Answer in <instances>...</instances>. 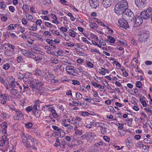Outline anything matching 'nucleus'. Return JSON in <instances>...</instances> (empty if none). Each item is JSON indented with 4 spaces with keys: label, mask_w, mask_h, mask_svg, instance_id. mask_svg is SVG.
<instances>
[{
    "label": "nucleus",
    "mask_w": 152,
    "mask_h": 152,
    "mask_svg": "<svg viewBox=\"0 0 152 152\" xmlns=\"http://www.w3.org/2000/svg\"><path fill=\"white\" fill-rule=\"evenodd\" d=\"M128 3L126 0H122L118 3L115 7V12L118 15L123 14L128 9Z\"/></svg>",
    "instance_id": "obj_1"
},
{
    "label": "nucleus",
    "mask_w": 152,
    "mask_h": 152,
    "mask_svg": "<svg viewBox=\"0 0 152 152\" xmlns=\"http://www.w3.org/2000/svg\"><path fill=\"white\" fill-rule=\"evenodd\" d=\"M0 81L4 85L5 84L7 83L6 81L4 79V78L2 77L0 75Z\"/></svg>",
    "instance_id": "obj_50"
},
{
    "label": "nucleus",
    "mask_w": 152,
    "mask_h": 152,
    "mask_svg": "<svg viewBox=\"0 0 152 152\" xmlns=\"http://www.w3.org/2000/svg\"><path fill=\"white\" fill-rule=\"evenodd\" d=\"M47 42L50 45L53 44V41L52 39H46Z\"/></svg>",
    "instance_id": "obj_62"
},
{
    "label": "nucleus",
    "mask_w": 152,
    "mask_h": 152,
    "mask_svg": "<svg viewBox=\"0 0 152 152\" xmlns=\"http://www.w3.org/2000/svg\"><path fill=\"white\" fill-rule=\"evenodd\" d=\"M7 45L9 48L13 50V51H14V49L15 48V47L13 45L9 43H7Z\"/></svg>",
    "instance_id": "obj_63"
},
{
    "label": "nucleus",
    "mask_w": 152,
    "mask_h": 152,
    "mask_svg": "<svg viewBox=\"0 0 152 152\" xmlns=\"http://www.w3.org/2000/svg\"><path fill=\"white\" fill-rule=\"evenodd\" d=\"M146 11V13L149 15L151 18L152 17V7H149L145 10Z\"/></svg>",
    "instance_id": "obj_22"
},
{
    "label": "nucleus",
    "mask_w": 152,
    "mask_h": 152,
    "mask_svg": "<svg viewBox=\"0 0 152 152\" xmlns=\"http://www.w3.org/2000/svg\"><path fill=\"white\" fill-rule=\"evenodd\" d=\"M6 5L4 1L0 2V7L3 10H5Z\"/></svg>",
    "instance_id": "obj_31"
},
{
    "label": "nucleus",
    "mask_w": 152,
    "mask_h": 152,
    "mask_svg": "<svg viewBox=\"0 0 152 152\" xmlns=\"http://www.w3.org/2000/svg\"><path fill=\"white\" fill-rule=\"evenodd\" d=\"M26 111L28 112L29 113L31 111H32V108L31 106H28L26 108Z\"/></svg>",
    "instance_id": "obj_57"
},
{
    "label": "nucleus",
    "mask_w": 152,
    "mask_h": 152,
    "mask_svg": "<svg viewBox=\"0 0 152 152\" xmlns=\"http://www.w3.org/2000/svg\"><path fill=\"white\" fill-rule=\"evenodd\" d=\"M86 65L87 66L91 68H93L94 66L93 64L90 61H88L86 62Z\"/></svg>",
    "instance_id": "obj_54"
},
{
    "label": "nucleus",
    "mask_w": 152,
    "mask_h": 152,
    "mask_svg": "<svg viewBox=\"0 0 152 152\" xmlns=\"http://www.w3.org/2000/svg\"><path fill=\"white\" fill-rule=\"evenodd\" d=\"M90 152H99V151L98 149L93 147L91 149Z\"/></svg>",
    "instance_id": "obj_64"
},
{
    "label": "nucleus",
    "mask_w": 152,
    "mask_h": 152,
    "mask_svg": "<svg viewBox=\"0 0 152 152\" xmlns=\"http://www.w3.org/2000/svg\"><path fill=\"white\" fill-rule=\"evenodd\" d=\"M66 45L68 47H73L74 46V44L72 42H69L66 43Z\"/></svg>",
    "instance_id": "obj_58"
},
{
    "label": "nucleus",
    "mask_w": 152,
    "mask_h": 152,
    "mask_svg": "<svg viewBox=\"0 0 152 152\" xmlns=\"http://www.w3.org/2000/svg\"><path fill=\"white\" fill-rule=\"evenodd\" d=\"M20 51L24 56H27L29 53L28 51L24 49H21Z\"/></svg>",
    "instance_id": "obj_48"
},
{
    "label": "nucleus",
    "mask_w": 152,
    "mask_h": 152,
    "mask_svg": "<svg viewBox=\"0 0 152 152\" xmlns=\"http://www.w3.org/2000/svg\"><path fill=\"white\" fill-rule=\"evenodd\" d=\"M33 124L31 122H28L25 124V127L27 129L31 128Z\"/></svg>",
    "instance_id": "obj_49"
},
{
    "label": "nucleus",
    "mask_w": 152,
    "mask_h": 152,
    "mask_svg": "<svg viewBox=\"0 0 152 152\" xmlns=\"http://www.w3.org/2000/svg\"><path fill=\"white\" fill-rule=\"evenodd\" d=\"M100 130L102 134H105L107 132L106 129L103 126L101 127Z\"/></svg>",
    "instance_id": "obj_40"
},
{
    "label": "nucleus",
    "mask_w": 152,
    "mask_h": 152,
    "mask_svg": "<svg viewBox=\"0 0 152 152\" xmlns=\"http://www.w3.org/2000/svg\"><path fill=\"white\" fill-rule=\"evenodd\" d=\"M89 26L91 28L93 29L97 28H98V26L95 23H91L89 25Z\"/></svg>",
    "instance_id": "obj_30"
},
{
    "label": "nucleus",
    "mask_w": 152,
    "mask_h": 152,
    "mask_svg": "<svg viewBox=\"0 0 152 152\" xmlns=\"http://www.w3.org/2000/svg\"><path fill=\"white\" fill-rule=\"evenodd\" d=\"M140 16L141 18L143 19L147 20L151 18L149 15L146 13V11L145 10L141 12Z\"/></svg>",
    "instance_id": "obj_15"
},
{
    "label": "nucleus",
    "mask_w": 152,
    "mask_h": 152,
    "mask_svg": "<svg viewBox=\"0 0 152 152\" xmlns=\"http://www.w3.org/2000/svg\"><path fill=\"white\" fill-rule=\"evenodd\" d=\"M125 142L127 145H129L130 147L133 145V144L132 143V140H129L128 139H126L125 140Z\"/></svg>",
    "instance_id": "obj_25"
},
{
    "label": "nucleus",
    "mask_w": 152,
    "mask_h": 152,
    "mask_svg": "<svg viewBox=\"0 0 152 152\" xmlns=\"http://www.w3.org/2000/svg\"><path fill=\"white\" fill-rule=\"evenodd\" d=\"M28 139L31 142V147H32V148L34 149H37V148L35 147L36 144L34 142V139L31 135L28 136Z\"/></svg>",
    "instance_id": "obj_14"
},
{
    "label": "nucleus",
    "mask_w": 152,
    "mask_h": 152,
    "mask_svg": "<svg viewBox=\"0 0 152 152\" xmlns=\"http://www.w3.org/2000/svg\"><path fill=\"white\" fill-rule=\"evenodd\" d=\"M102 5L105 8L109 7L111 5V0H100Z\"/></svg>",
    "instance_id": "obj_9"
},
{
    "label": "nucleus",
    "mask_w": 152,
    "mask_h": 152,
    "mask_svg": "<svg viewBox=\"0 0 152 152\" xmlns=\"http://www.w3.org/2000/svg\"><path fill=\"white\" fill-rule=\"evenodd\" d=\"M23 76H23L22 78L23 81L25 82L28 81L29 80V76L26 75H24Z\"/></svg>",
    "instance_id": "obj_36"
},
{
    "label": "nucleus",
    "mask_w": 152,
    "mask_h": 152,
    "mask_svg": "<svg viewBox=\"0 0 152 152\" xmlns=\"http://www.w3.org/2000/svg\"><path fill=\"white\" fill-rule=\"evenodd\" d=\"M50 61L52 63L56 64L58 63L59 61L57 59H55L53 60H51Z\"/></svg>",
    "instance_id": "obj_51"
},
{
    "label": "nucleus",
    "mask_w": 152,
    "mask_h": 152,
    "mask_svg": "<svg viewBox=\"0 0 152 152\" xmlns=\"http://www.w3.org/2000/svg\"><path fill=\"white\" fill-rule=\"evenodd\" d=\"M1 126L3 129V132L5 134L7 133V123L6 122H3L0 124Z\"/></svg>",
    "instance_id": "obj_17"
},
{
    "label": "nucleus",
    "mask_w": 152,
    "mask_h": 152,
    "mask_svg": "<svg viewBox=\"0 0 152 152\" xmlns=\"http://www.w3.org/2000/svg\"><path fill=\"white\" fill-rule=\"evenodd\" d=\"M16 24H11L8 26L7 27L9 30H12L15 28V27H16Z\"/></svg>",
    "instance_id": "obj_35"
},
{
    "label": "nucleus",
    "mask_w": 152,
    "mask_h": 152,
    "mask_svg": "<svg viewBox=\"0 0 152 152\" xmlns=\"http://www.w3.org/2000/svg\"><path fill=\"white\" fill-rule=\"evenodd\" d=\"M52 127L54 130L57 131V132H59L61 129L59 128L58 126H53Z\"/></svg>",
    "instance_id": "obj_56"
},
{
    "label": "nucleus",
    "mask_w": 152,
    "mask_h": 152,
    "mask_svg": "<svg viewBox=\"0 0 152 152\" xmlns=\"http://www.w3.org/2000/svg\"><path fill=\"white\" fill-rule=\"evenodd\" d=\"M118 22L121 27L126 29L129 28V27L128 23L127 21L125 19H121L118 20Z\"/></svg>",
    "instance_id": "obj_5"
},
{
    "label": "nucleus",
    "mask_w": 152,
    "mask_h": 152,
    "mask_svg": "<svg viewBox=\"0 0 152 152\" xmlns=\"http://www.w3.org/2000/svg\"><path fill=\"white\" fill-rule=\"evenodd\" d=\"M67 15L69 17H70L71 20L72 21H74L75 20V18L73 16L72 14L70 12H69L67 14Z\"/></svg>",
    "instance_id": "obj_43"
},
{
    "label": "nucleus",
    "mask_w": 152,
    "mask_h": 152,
    "mask_svg": "<svg viewBox=\"0 0 152 152\" xmlns=\"http://www.w3.org/2000/svg\"><path fill=\"white\" fill-rule=\"evenodd\" d=\"M70 31L69 32V35L72 37H74L75 36V32L72 30H70Z\"/></svg>",
    "instance_id": "obj_45"
},
{
    "label": "nucleus",
    "mask_w": 152,
    "mask_h": 152,
    "mask_svg": "<svg viewBox=\"0 0 152 152\" xmlns=\"http://www.w3.org/2000/svg\"><path fill=\"white\" fill-rule=\"evenodd\" d=\"M89 3L93 8H96L99 6V1L98 0H89Z\"/></svg>",
    "instance_id": "obj_12"
},
{
    "label": "nucleus",
    "mask_w": 152,
    "mask_h": 152,
    "mask_svg": "<svg viewBox=\"0 0 152 152\" xmlns=\"http://www.w3.org/2000/svg\"><path fill=\"white\" fill-rule=\"evenodd\" d=\"M39 107V105H37V104H34V105L32 107V112H33V111H35V110H38L37 107Z\"/></svg>",
    "instance_id": "obj_53"
},
{
    "label": "nucleus",
    "mask_w": 152,
    "mask_h": 152,
    "mask_svg": "<svg viewBox=\"0 0 152 152\" xmlns=\"http://www.w3.org/2000/svg\"><path fill=\"white\" fill-rule=\"evenodd\" d=\"M82 70H83L81 68H76L75 69H74L73 72L75 74H78L79 72H82Z\"/></svg>",
    "instance_id": "obj_37"
},
{
    "label": "nucleus",
    "mask_w": 152,
    "mask_h": 152,
    "mask_svg": "<svg viewBox=\"0 0 152 152\" xmlns=\"http://www.w3.org/2000/svg\"><path fill=\"white\" fill-rule=\"evenodd\" d=\"M44 82L43 81H37L36 83L37 90L41 89L44 85Z\"/></svg>",
    "instance_id": "obj_18"
},
{
    "label": "nucleus",
    "mask_w": 152,
    "mask_h": 152,
    "mask_svg": "<svg viewBox=\"0 0 152 152\" xmlns=\"http://www.w3.org/2000/svg\"><path fill=\"white\" fill-rule=\"evenodd\" d=\"M135 3L138 7H142L146 3L145 0H135Z\"/></svg>",
    "instance_id": "obj_13"
},
{
    "label": "nucleus",
    "mask_w": 152,
    "mask_h": 152,
    "mask_svg": "<svg viewBox=\"0 0 152 152\" xmlns=\"http://www.w3.org/2000/svg\"><path fill=\"white\" fill-rule=\"evenodd\" d=\"M74 124L79 126H81L83 125V123L82 121L81 118L80 117H76L74 120Z\"/></svg>",
    "instance_id": "obj_11"
},
{
    "label": "nucleus",
    "mask_w": 152,
    "mask_h": 152,
    "mask_svg": "<svg viewBox=\"0 0 152 152\" xmlns=\"http://www.w3.org/2000/svg\"><path fill=\"white\" fill-rule=\"evenodd\" d=\"M142 85V83L140 81H138L137 82L136 84V86L138 88H140Z\"/></svg>",
    "instance_id": "obj_55"
},
{
    "label": "nucleus",
    "mask_w": 152,
    "mask_h": 152,
    "mask_svg": "<svg viewBox=\"0 0 152 152\" xmlns=\"http://www.w3.org/2000/svg\"><path fill=\"white\" fill-rule=\"evenodd\" d=\"M15 83V79H14V80H12V81L10 83V82L8 83V84L10 86L12 87L15 88L16 86Z\"/></svg>",
    "instance_id": "obj_38"
},
{
    "label": "nucleus",
    "mask_w": 152,
    "mask_h": 152,
    "mask_svg": "<svg viewBox=\"0 0 152 152\" xmlns=\"http://www.w3.org/2000/svg\"><path fill=\"white\" fill-rule=\"evenodd\" d=\"M123 14V15H124L123 14H124L125 17H126L125 15L126 16V18H127V20H130L131 21H132V19H134V15L133 12L129 9L126 10Z\"/></svg>",
    "instance_id": "obj_4"
},
{
    "label": "nucleus",
    "mask_w": 152,
    "mask_h": 152,
    "mask_svg": "<svg viewBox=\"0 0 152 152\" xmlns=\"http://www.w3.org/2000/svg\"><path fill=\"white\" fill-rule=\"evenodd\" d=\"M72 136H66L65 137V139L67 141L69 142L71 141Z\"/></svg>",
    "instance_id": "obj_60"
},
{
    "label": "nucleus",
    "mask_w": 152,
    "mask_h": 152,
    "mask_svg": "<svg viewBox=\"0 0 152 152\" xmlns=\"http://www.w3.org/2000/svg\"><path fill=\"white\" fill-rule=\"evenodd\" d=\"M147 35L145 34H141L139 35L138 41L139 43H141L143 42H145L147 41Z\"/></svg>",
    "instance_id": "obj_10"
},
{
    "label": "nucleus",
    "mask_w": 152,
    "mask_h": 152,
    "mask_svg": "<svg viewBox=\"0 0 152 152\" xmlns=\"http://www.w3.org/2000/svg\"><path fill=\"white\" fill-rule=\"evenodd\" d=\"M72 84L75 85H80V83L79 81H78L76 80H72Z\"/></svg>",
    "instance_id": "obj_61"
},
{
    "label": "nucleus",
    "mask_w": 152,
    "mask_h": 152,
    "mask_svg": "<svg viewBox=\"0 0 152 152\" xmlns=\"http://www.w3.org/2000/svg\"><path fill=\"white\" fill-rule=\"evenodd\" d=\"M143 19L141 18L140 16L136 17L134 21H133L134 23L133 26L134 27H136L140 26L143 22Z\"/></svg>",
    "instance_id": "obj_8"
},
{
    "label": "nucleus",
    "mask_w": 152,
    "mask_h": 152,
    "mask_svg": "<svg viewBox=\"0 0 152 152\" xmlns=\"http://www.w3.org/2000/svg\"><path fill=\"white\" fill-rule=\"evenodd\" d=\"M14 79H15L13 77L9 76L7 77L6 80L8 81V83H9Z\"/></svg>",
    "instance_id": "obj_42"
},
{
    "label": "nucleus",
    "mask_w": 152,
    "mask_h": 152,
    "mask_svg": "<svg viewBox=\"0 0 152 152\" xmlns=\"http://www.w3.org/2000/svg\"><path fill=\"white\" fill-rule=\"evenodd\" d=\"M33 113L34 114L35 117L37 118L40 117L41 114V112L39 110H36L33 111Z\"/></svg>",
    "instance_id": "obj_21"
},
{
    "label": "nucleus",
    "mask_w": 152,
    "mask_h": 152,
    "mask_svg": "<svg viewBox=\"0 0 152 152\" xmlns=\"http://www.w3.org/2000/svg\"><path fill=\"white\" fill-rule=\"evenodd\" d=\"M55 53L56 56H61L63 55V53L62 52L59 51H58L57 52L55 51Z\"/></svg>",
    "instance_id": "obj_52"
},
{
    "label": "nucleus",
    "mask_w": 152,
    "mask_h": 152,
    "mask_svg": "<svg viewBox=\"0 0 152 152\" xmlns=\"http://www.w3.org/2000/svg\"><path fill=\"white\" fill-rule=\"evenodd\" d=\"M22 9L23 10V13H26V14H27L26 11L28 10V6L27 5L23 4L22 7Z\"/></svg>",
    "instance_id": "obj_28"
},
{
    "label": "nucleus",
    "mask_w": 152,
    "mask_h": 152,
    "mask_svg": "<svg viewBox=\"0 0 152 152\" xmlns=\"http://www.w3.org/2000/svg\"><path fill=\"white\" fill-rule=\"evenodd\" d=\"M10 67V65L8 63H7L4 65L3 68L5 70H8Z\"/></svg>",
    "instance_id": "obj_46"
},
{
    "label": "nucleus",
    "mask_w": 152,
    "mask_h": 152,
    "mask_svg": "<svg viewBox=\"0 0 152 152\" xmlns=\"http://www.w3.org/2000/svg\"><path fill=\"white\" fill-rule=\"evenodd\" d=\"M74 68V66H73L68 65L66 66L65 69L67 72L69 73V74H70V73H71V72L68 71V70H71L72 72H73Z\"/></svg>",
    "instance_id": "obj_23"
},
{
    "label": "nucleus",
    "mask_w": 152,
    "mask_h": 152,
    "mask_svg": "<svg viewBox=\"0 0 152 152\" xmlns=\"http://www.w3.org/2000/svg\"><path fill=\"white\" fill-rule=\"evenodd\" d=\"M45 25L48 27L51 28L52 26H54V27L56 28V26H54V25L48 22L45 21Z\"/></svg>",
    "instance_id": "obj_39"
},
{
    "label": "nucleus",
    "mask_w": 152,
    "mask_h": 152,
    "mask_svg": "<svg viewBox=\"0 0 152 152\" xmlns=\"http://www.w3.org/2000/svg\"><path fill=\"white\" fill-rule=\"evenodd\" d=\"M87 136L88 138L94 139L96 136V134L94 132H87Z\"/></svg>",
    "instance_id": "obj_20"
},
{
    "label": "nucleus",
    "mask_w": 152,
    "mask_h": 152,
    "mask_svg": "<svg viewBox=\"0 0 152 152\" xmlns=\"http://www.w3.org/2000/svg\"><path fill=\"white\" fill-rule=\"evenodd\" d=\"M17 75L18 77V78L20 79H21L24 76V75L20 72H17Z\"/></svg>",
    "instance_id": "obj_44"
},
{
    "label": "nucleus",
    "mask_w": 152,
    "mask_h": 152,
    "mask_svg": "<svg viewBox=\"0 0 152 152\" xmlns=\"http://www.w3.org/2000/svg\"><path fill=\"white\" fill-rule=\"evenodd\" d=\"M99 73L101 74L102 75H104L105 74V72L104 70L101 69H99Z\"/></svg>",
    "instance_id": "obj_59"
},
{
    "label": "nucleus",
    "mask_w": 152,
    "mask_h": 152,
    "mask_svg": "<svg viewBox=\"0 0 152 152\" xmlns=\"http://www.w3.org/2000/svg\"><path fill=\"white\" fill-rule=\"evenodd\" d=\"M74 130L75 131V133L76 134L80 135L82 134L81 130H80L79 129H78L77 126L75 127Z\"/></svg>",
    "instance_id": "obj_29"
},
{
    "label": "nucleus",
    "mask_w": 152,
    "mask_h": 152,
    "mask_svg": "<svg viewBox=\"0 0 152 152\" xmlns=\"http://www.w3.org/2000/svg\"><path fill=\"white\" fill-rule=\"evenodd\" d=\"M30 86L32 88L33 91H36L37 90V87H36V84H35L33 81H31L30 82Z\"/></svg>",
    "instance_id": "obj_19"
},
{
    "label": "nucleus",
    "mask_w": 152,
    "mask_h": 152,
    "mask_svg": "<svg viewBox=\"0 0 152 152\" xmlns=\"http://www.w3.org/2000/svg\"><path fill=\"white\" fill-rule=\"evenodd\" d=\"M18 93V91L16 89H14L12 88L10 89V93L11 94L15 95Z\"/></svg>",
    "instance_id": "obj_32"
},
{
    "label": "nucleus",
    "mask_w": 152,
    "mask_h": 152,
    "mask_svg": "<svg viewBox=\"0 0 152 152\" xmlns=\"http://www.w3.org/2000/svg\"><path fill=\"white\" fill-rule=\"evenodd\" d=\"M27 56H28L29 58H33L34 60V59L36 58V56H35V55L32 53L30 52H29L28 53Z\"/></svg>",
    "instance_id": "obj_34"
},
{
    "label": "nucleus",
    "mask_w": 152,
    "mask_h": 152,
    "mask_svg": "<svg viewBox=\"0 0 152 152\" xmlns=\"http://www.w3.org/2000/svg\"><path fill=\"white\" fill-rule=\"evenodd\" d=\"M6 137H5L4 138H2L0 140V146H3L5 144V142H6Z\"/></svg>",
    "instance_id": "obj_27"
},
{
    "label": "nucleus",
    "mask_w": 152,
    "mask_h": 152,
    "mask_svg": "<svg viewBox=\"0 0 152 152\" xmlns=\"http://www.w3.org/2000/svg\"><path fill=\"white\" fill-rule=\"evenodd\" d=\"M53 145L56 147H60V148L62 149L63 151H64L67 147L65 141L62 140L60 142L58 137L56 138V142Z\"/></svg>",
    "instance_id": "obj_2"
},
{
    "label": "nucleus",
    "mask_w": 152,
    "mask_h": 152,
    "mask_svg": "<svg viewBox=\"0 0 152 152\" xmlns=\"http://www.w3.org/2000/svg\"><path fill=\"white\" fill-rule=\"evenodd\" d=\"M49 110L52 113V115L54 117H58V115L54 109L51 107L49 109Z\"/></svg>",
    "instance_id": "obj_26"
},
{
    "label": "nucleus",
    "mask_w": 152,
    "mask_h": 152,
    "mask_svg": "<svg viewBox=\"0 0 152 152\" xmlns=\"http://www.w3.org/2000/svg\"><path fill=\"white\" fill-rule=\"evenodd\" d=\"M42 72L41 71L38 69H36L35 71L34 74L37 77H39L40 80H42L43 79L42 77L41 76Z\"/></svg>",
    "instance_id": "obj_16"
},
{
    "label": "nucleus",
    "mask_w": 152,
    "mask_h": 152,
    "mask_svg": "<svg viewBox=\"0 0 152 152\" xmlns=\"http://www.w3.org/2000/svg\"><path fill=\"white\" fill-rule=\"evenodd\" d=\"M107 37L108 39L110 40V42L111 43H114L115 42V39L113 37L110 36H108Z\"/></svg>",
    "instance_id": "obj_41"
},
{
    "label": "nucleus",
    "mask_w": 152,
    "mask_h": 152,
    "mask_svg": "<svg viewBox=\"0 0 152 152\" xmlns=\"http://www.w3.org/2000/svg\"><path fill=\"white\" fill-rule=\"evenodd\" d=\"M0 103L3 104H6L7 101L9 100V97L7 94H0Z\"/></svg>",
    "instance_id": "obj_7"
},
{
    "label": "nucleus",
    "mask_w": 152,
    "mask_h": 152,
    "mask_svg": "<svg viewBox=\"0 0 152 152\" xmlns=\"http://www.w3.org/2000/svg\"><path fill=\"white\" fill-rule=\"evenodd\" d=\"M72 103H73L72 106H75L76 104L77 106H79V105L81 106V103L80 102H79V103H78L75 101H72Z\"/></svg>",
    "instance_id": "obj_47"
},
{
    "label": "nucleus",
    "mask_w": 152,
    "mask_h": 152,
    "mask_svg": "<svg viewBox=\"0 0 152 152\" xmlns=\"http://www.w3.org/2000/svg\"><path fill=\"white\" fill-rule=\"evenodd\" d=\"M14 120H22L24 118V115L22 111L19 110L15 113V115L13 117Z\"/></svg>",
    "instance_id": "obj_6"
},
{
    "label": "nucleus",
    "mask_w": 152,
    "mask_h": 152,
    "mask_svg": "<svg viewBox=\"0 0 152 152\" xmlns=\"http://www.w3.org/2000/svg\"><path fill=\"white\" fill-rule=\"evenodd\" d=\"M57 133V134L59 135L61 137H64V136L65 135V133L61 129V130L59 132H56L55 133Z\"/></svg>",
    "instance_id": "obj_24"
},
{
    "label": "nucleus",
    "mask_w": 152,
    "mask_h": 152,
    "mask_svg": "<svg viewBox=\"0 0 152 152\" xmlns=\"http://www.w3.org/2000/svg\"><path fill=\"white\" fill-rule=\"evenodd\" d=\"M28 136H30V135H25L24 134H23L22 137V138L23 139L22 142L24 145L27 148H29L31 147V143L30 142V141L28 139Z\"/></svg>",
    "instance_id": "obj_3"
},
{
    "label": "nucleus",
    "mask_w": 152,
    "mask_h": 152,
    "mask_svg": "<svg viewBox=\"0 0 152 152\" xmlns=\"http://www.w3.org/2000/svg\"><path fill=\"white\" fill-rule=\"evenodd\" d=\"M76 97L77 99L79 100L82 98V95L77 92L76 93Z\"/></svg>",
    "instance_id": "obj_33"
}]
</instances>
